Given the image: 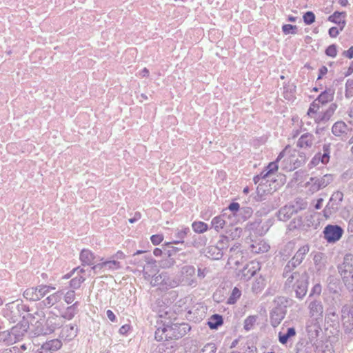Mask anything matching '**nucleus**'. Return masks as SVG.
Masks as SVG:
<instances>
[{
    "mask_svg": "<svg viewBox=\"0 0 353 353\" xmlns=\"http://www.w3.org/2000/svg\"><path fill=\"white\" fill-rule=\"evenodd\" d=\"M145 252V251L138 250L133 254L132 262L141 268L145 279L150 280L157 272L158 267L156 265V261L151 256L145 254L141 259L136 256Z\"/></svg>",
    "mask_w": 353,
    "mask_h": 353,
    "instance_id": "1",
    "label": "nucleus"
},
{
    "mask_svg": "<svg viewBox=\"0 0 353 353\" xmlns=\"http://www.w3.org/2000/svg\"><path fill=\"white\" fill-rule=\"evenodd\" d=\"M337 269L346 288L349 291H353V254H346Z\"/></svg>",
    "mask_w": 353,
    "mask_h": 353,
    "instance_id": "2",
    "label": "nucleus"
},
{
    "mask_svg": "<svg viewBox=\"0 0 353 353\" xmlns=\"http://www.w3.org/2000/svg\"><path fill=\"white\" fill-rule=\"evenodd\" d=\"M341 320L345 334L349 338H353V301L350 305H345L341 309Z\"/></svg>",
    "mask_w": 353,
    "mask_h": 353,
    "instance_id": "3",
    "label": "nucleus"
},
{
    "mask_svg": "<svg viewBox=\"0 0 353 353\" xmlns=\"http://www.w3.org/2000/svg\"><path fill=\"white\" fill-rule=\"evenodd\" d=\"M32 322V330L35 335H46L50 334L48 327H47L46 322L45 320V313L42 310L37 311L33 316V321Z\"/></svg>",
    "mask_w": 353,
    "mask_h": 353,
    "instance_id": "4",
    "label": "nucleus"
},
{
    "mask_svg": "<svg viewBox=\"0 0 353 353\" xmlns=\"http://www.w3.org/2000/svg\"><path fill=\"white\" fill-rule=\"evenodd\" d=\"M168 330L166 337L168 340L179 339L185 336L191 329L188 323H172L169 325L167 323Z\"/></svg>",
    "mask_w": 353,
    "mask_h": 353,
    "instance_id": "5",
    "label": "nucleus"
},
{
    "mask_svg": "<svg viewBox=\"0 0 353 353\" xmlns=\"http://www.w3.org/2000/svg\"><path fill=\"white\" fill-rule=\"evenodd\" d=\"M286 148H288V152L284 156L285 158L283 161V168L287 171H292L300 167L304 163L305 157V156L299 155L300 159H299L296 157V152L295 150L290 153L289 147L287 146Z\"/></svg>",
    "mask_w": 353,
    "mask_h": 353,
    "instance_id": "6",
    "label": "nucleus"
},
{
    "mask_svg": "<svg viewBox=\"0 0 353 353\" xmlns=\"http://www.w3.org/2000/svg\"><path fill=\"white\" fill-rule=\"evenodd\" d=\"M21 310H23V305L13 301L5 305L2 310V314L8 321L15 323L21 317Z\"/></svg>",
    "mask_w": 353,
    "mask_h": 353,
    "instance_id": "7",
    "label": "nucleus"
},
{
    "mask_svg": "<svg viewBox=\"0 0 353 353\" xmlns=\"http://www.w3.org/2000/svg\"><path fill=\"white\" fill-rule=\"evenodd\" d=\"M323 237L329 243H334L339 241L343 233V229L338 225H327L323 231Z\"/></svg>",
    "mask_w": 353,
    "mask_h": 353,
    "instance_id": "8",
    "label": "nucleus"
},
{
    "mask_svg": "<svg viewBox=\"0 0 353 353\" xmlns=\"http://www.w3.org/2000/svg\"><path fill=\"white\" fill-rule=\"evenodd\" d=\"M294 279L296 284L292 289H294L296 293V297L302 299L307 292L308 275L305 271L301 272V274L296 276Z\"/></svg>",
    "mask_w": 353,
    "mask_h": 353,
    "instance_id": "9",
    "label": "nucleus"
},
{
    "mask_svg": "<svg viewBox=\"0 0 353 353\" xmlns=\"http://www.w3.org/2000/svg\"><path fill=\"white\" fill-rule=\"evenodd\" d=\"M260 263L257 261H251L246 264L243 268L239 271L237 276L240 280L248 281L260 270Z\"/></svg>",
    "mask_w": 353,
    "mask_h": 353,
    "instance_id": "10",
    "label": "nucleus"
},
{
    "mask_svg": "<svg viewBox=\"0 0 353 353\" xmlns=\"http://www.w3.org/2000/svg\"><path fill=\"white\" fill-rule=\"evenodd\" d=\"M309 315L310 317L318 321L322 319L323 316L324 307L322 301L318 299H314L308 303Z\"/></svg>",
    "mask_w": 353,
    "mask_h": 353,
    "instance_id": "11",
    "label": "nucleus"
},
{
    "mask_svg": "<svg viewBox=\"0 0 353 353\" xmlns=\"http://www.w3.org/2000/svg\"><path fill=\"white\" fill-rule=\"evenodd\" d=\"M352 129L344 121H339L334 123L332 128V134L339 137L341 140L347 139L350 134Z\"/></svg>",
    "mask_w": 353,
    "mask_h": 353,
    "instance_id": "12",
    "label": "nucleus"
},
{
    "mask_svg": "<svg viewBox=\"0 0 353 353\" xmlns=\"http://www.w3.org/2000/svg\"><path fill=\"white\" fill-rule=\"evenodd\" d=\"M62 346V343L59 339H52L43 343L34 353H54L59 350Z\"/></svg>",
    "mask_w": 353,
    "mask_h": 353,
    "instance_id": "13",
    "label": "nucleus"
},
{
    "mask_svg": "<svg viewBox=\"0 0 353 353\" xmlns=\"http://www.w3.org/2000/svg\"><path fill=\"white\" fill-rule=\"evenodd\" d=\"M181 274L183 276L181 280V283L183 282V285H192L195 283L194 278L195 274V268L192 265H185L181 269Z\"/></svg>",
    "mask_w": 353,
    "mask_h": 353,
    "instance_id": "14",
    "label": "nucleus"
},
{
    "mask_svg": "<svg viewBox=\"0 0 353 353\" xmlns=\"http://www.w3.org/2000/svg\"><path fill=\"white\" fill-rule=\"evenodd\" d=\"M298 264H296L294 261L291 259L288 262L284 268L283 272V276L287 279V283L290 284L292 281L294 279L296 278V275H299L301 274V272L295 271L293 272V270L298 266Z\"/></svg>",
    "mask_w": 353,
    "mask_h": 353,
    "instance_id": "15",
    "label": "nucleus"
},
{
    "mask_svg": "<svg viewBox=\"0 0 353 353\" xmlns=\"http://www.w3.org/2000/svg\"><path fill=\"white\" fill-rule=\"evenodd\" d=\"M63 293L61 291L54 292L40 302V306L50 308L61 300Z\"/></svg>",
    "mask_w": 353,
    "mask_h": 353,
    "instance_id": "16",
    "label": "nucleus"
},
{
    "mask_svg": "<svg viewBox=\"0 0 353 353\" xmlns=\"http://www.w3.org/2000/svg\"><path fill=\"white\" fill-rule=\"evenodd\" d=\"M161 288L168 290L177 287L181 283V279L177 277L170 276L168 272H163Z\"/></svg>",
    "mask_w": 353,
    "mask_h": 353,
    "instance_id": "17",
    "label": "nucleus"
},
{
    "mask_svg": "<svg viewBox=\"0 0 353 353\" xmlns=\"http://www.w3.org/2000/svg\"><path fill=\"white\" fill-rule=\"evenodd\" d=\"M337 105L335 103H332L330 105L329 108L324 112L318 114L316 117V121L318 123H325L328 121L334 114V112L337 108Z\"/></svg>",
    "mask_w": 353,
    "mask_h": 353,
    "instance_id": "18",
    "label": "nucleus"
},
{
    "mask_svg": "<svg viewBox=\"0 0 353 353\" xmlns=\"http://www.w3.org/2000/svg\"><path fill=\"white\" fill-rule=\"evenodd\" d=\"M269 244L263 239H258L250 245V251L255 254L264 253L269 250Z\"/></svg>",
    "mask_w": 353,
    "mask_h": 353,
    "instance_id": "19",
    "label": "nucleus"
},
{
    "mask_svg": "<svg viewBox=\"0 0 353 353\" xmlns=\"http://www.w3.org/2000/svg\"><path fill=\"white\" fill-rule=\"evenodd\" d=\"M28 327V323L24 322L18 323L12 327L10 333L14 339V342H15L16 340H19L27 332Z\"/></svg>",
    "mask_w": 353,
    "mask_h": 353,
    "instance_id": "20",
    "label": "nucleus"
},
{
    "mask_svg": "<svg viewBox=\"0 0 353 353\" xmlns=\"http://www.w3.org/2000/svg\"><path fill=\"white\" fill-rule=\"evenodd\" d=\"M325 321L327 323H331L332 326L339 325V317L336 313V308L334 306H330L327 309Z\"/></svg>",
    "mask_w": 353,
    "mask_h": 353,
    "instance_id": "21",
    "label": "nucleus"
},
{
    "mask_svg": "<svg viewBox=\"0 0 353 353\" xmlns=\"http://www.w3.org/2000/svg\"><path fill=\"white\" fill-rule=\"evenodd\" d=\"M314 142V137L312 134L306 132L301 136L297 142V146L301 148H310Z\"/></svg>",
    "mask_w": 353,
    "mask_h": 353,
    "instance_id": "22",
    "label": "nucleus"
},
{
    "mask_svg": "<svg viewBox=\"0 0 353 353\" xmlns=\"http://www.w3.org/2000/svg\"><path fill=\"white\" fill-rule=\"evenodd\" d=\"M313 345L305 339H301L295 345L296 353H312Z\"/></svg>",
    "mask_w": 353,
    "mask_h": 353,
    "instance_id": "23",
    "label": "nucleus"
},
{
    "mask_svg": "<svg viewBox=\"0 0 353 353\" xmlns=\"http://www.w3.org/2000/svg\"><path fill=\"white\" fill-rule=\"evenodd\" d=\"M172 250H168V255L166 258L161 260L159 263V265L161 268L166 269L172 267L175 263V260L173 257H172V254L178 252L179 250L178 248L175 247H169Z\"/></svg>",
    "mask_w": 353,
    "mask_h": 353,
    "instance_id": "24",
    "label": "nucleus"
},
{
    "mask_svg": "<svg viewBox=\"0 0 353 353\" xmlns=\"http://www.w3.org/2000/svg\"><path fill=\"white\" fill-rule=\"evenodd\" d=\"M285 313L281 307H276L270 315V321L273 327L278 326L284 319Z\"/></svg>",
    "mask_w": 353,
    "mask_h": 353,
    "instance_id": "25",
    "label": "nucleus"
},
{
    "mask_svg": "<svg viewBox=\"0 0 353 353\" xmlns=\"http://www.w3.org/2000/svg\"><path fill=\"white\" fill-rule=\"evenodd\" d=\"M334 92V89L331 88H327L319 94L316 100L319 104L325 105L333 100Z\"/></svg>",
    "mask_w": 353,
    "mask_h": 353,
    "instance_id": "26",
    "label": "nucleus"
},
{
    "mask_svg": "<svg viewBox=\"0 0 353 353\" xmlns=\"http://www.w3.org/2000/svg\"><path fill=\"white\" fill-rule=\"evenodd\" d=\"M46 322L50 334L53 332L57 328L60 327L63 324V321L61 316L57 315H52L49 316L46 320Z\"/></svg>",
    "mask_w": 353,
    "mask_h": 353,
    "instance_id": "27",
    "label": "nucleus"
},
{
    "mask_svg": "<svg viewBox=\"0 0 353 353\" xmlns=\"http://www.w3.org/2000/svg\"><path fill=\"white\" fill-rule=\"evenodd\" d=\"M252 212L253 210L250 207H241L234 217L238 222H243L252 216Z\"/></svg>",
    "mask_w": 353,
    "mask_h": 353,
    "instance_id": "28",
    "label": "nucleus"
},
{
    "mask_svg": "<svg viewBox=\"0 0 353 353\" xmlns=\"http://www.w3.org/2000/svg\"><path fill=\"white\" fill-rule=\"evenodd\" d=\"M223 252L215 245H210L205 250V256L212 260H219L222 258Z\"/></svg>",
    "mask_w": 353,
    "mask_h": 353,
    "instance_id": "29",
    "label": "nucleus"
},
{
    "mask_svg": "<svg viewBox=\"0 0 353 353\" xmlns=\"http://www.w3.org/2000/svg\"><path fill=\"white\" fill-rule=\"evenodd\" d=\"M310 247L308 245H304L301 246L296 252L293 258L292 259L296 264L299 265L302 263L305 255L308 253Z\"/></svg>",
    "mask_w": 353,
    "mask_h": 353,
    "instance_id": "30",
    "label": "nucleus"
},
{
    "mask_svg": "<svg viewBox=\"0 0 353 353\" xmlns=\"http://www.w3.org/2000/svg\"><path fill=\"white\" fill-rule=\"evenodd\" d=\"M346 13L345 12H338L336 11L333 13V14L330 15L328 17V20L331 22L337 23L339 25H342L341 27V30H343L345 21V17Z\"/></svg>",
    "mask_w": 353,
    "mask_h": 353,
    "instance_id": "31",
    "label": "nucleus"
},
{
    "mask_svg": "<svg viewBox=\"0 0 353 353\" xmlns=\"http://www.w3.org/2000/svg\"><path fill=\"white\" fill-rule=\"evenodd\" d=\"M190 232V230L189 228H182L181 230H177L175 232V236L178 239L176 241H174L173 242H169L166 244L168 247H172V245L173 243H183V239L188 235V233Z\"/></svg>",
    "mask_w": 353,
    "mask_h": 353,
    "instance_id": "32",
    "label": "nucleus"
},
{
    "mask_svg": "<svg viewBox=\"0 0 353 353\" xmlns=\"http://www.w3.org/2000/svg\"><path fill=\"white\" fill-rule=\"evenodd\" d=\"M226 213H223L219 216H216L214 217L211 221L212 227L217 232H219L221 229H223V227L226 225L227 222L225 220V216Z\"/></svg>",
    "mask_w": 353,
    "mask_h": 353,
    "instance_id": "33",
    "label": "nucleus"
},
{
    "mask_svg": "<svg viewBox=\"0 0 353 353\" xmlns=\"http://www.w3.org/2000/svg\"><path fill=\"white\" fill-rule=\"evenodd\" d=\"M288 152V148H285L282 152H280L278 157L276 158V161L274 162H271L269 163V165L265 168L268 171V172L271 175L273 173H274L278 170V164L277 163L284 157V156Z\"/></svg>",
    "mask_w": 353,
    "mask_h": 353,
    "instance_id": "34",
    "label": "nucleus"
},
{
    "mask_svg": "<svg viewBox=\"0 0 353 353\" xmlns=\"http://www.w3.org/2000/svg\"><path fill=\"white\" fill-rule=\"evenodd\" d=\"M340 208L341 204L330 199L323 210L324 214L325 216H330V215L335 214L340 209Z\"/></svg>",
    "mask_w": 353,
    "mask_h": 353,
    "instance_id": "35",
    "label": "nucleus"
},
{
    "mask_svg": "<svg viewBox=\"0 0 353 353\" xmlns=\"http://www.w3.org/2000/svg\"><path fill=\"white\" fill-rule=\"evenodd\" d=\"M296 330L294 327H289L287 330L286 333H282L280 332L279 333V341L283 344L285 345L288 343V340L296 335Z\"/></svg>",
    "mask_w": 353,
    "mask_h": 353,
    "instance_id": "36",
    "label": "nucleus"
},
{
    "mask_svg": "<svg viewBox=\"0 0 353 353\" xmlns=\"http://www.w3.org/2000/svg\"><path fill=\"white\" fill-rule=\"evenodd\" d=\"M243 229L241 227L230 225L226 229V234L228 239L232 240L239 238L241 236Z\"/></svg>",
    "mask_w": 353,
    "mask_h": 353,
    "instance_id": "37",
    "label": "nucleus"
},
{
    "mask_svg": "<svg viewBox=\"0 0 353 353\" xmlns=\"http://www.w3.org/2000/svg\"><path fill=\"white\" fill-rule=\"evenodd\" d=\"M79 305L78 302H75L73 305L68 306L64 313L61 315V318L67 320L72 319L77 314V308Z\"/></svg>",
    "mask_w": 353,
    "mask_h": 353,
    "instance_id": "38",
    "label": "nucleus"
},
{
    "mask_svg": "<svg viewBox=\"0 0 353 353\" xmlns=\"http://www.w3.org/2000/svg\"><path fill=\"white\" fill-rule=\"evenodd\" d=\"M168 327L167 323L165 322L162 327H159L154 333V338L157 341H168V337H166Z\"/></svg>",
    "mask_w": 353,
    "mask_h": 353,
    "instance_id": "39",
    "label": "nucleus"
},
{
    "mask_svg": "<svg viewBox=\"0 0 353 353\" xmlns=\"http://www.w3.org/2000/svg\"><path fill=\"white\" fill-rule=\"evenodd\" d=\"M77 335V330L72 325H66L61 331V336L68 341L72 340Z\"/></svg>",
    "mask_w": 353,
    "mask_h": 353,
    "instance_id": "40",
    "label": "nucleus"
},
{
    "mask_svg": "<svg viewBox=\"0 0 353 353\" xmlns=\"http://www.w3.org/2000/svg\"><path fill=\"white\" fill-rule=\"evenodd\" d=\"M23 297L26 299L27 300L31 301H39V296L37 293V287L35 288H30L26 289L23 292Z\"/></svg>",
    "mask_w": 353,
    "mask_h": 353,
    "instance_id": "41",
    "label": "nucleus"
},
{
    "mask_svg": "<svg viewBox=\"0 0 353 353\" xmlns=\"http://www.w3.org/2000/svg\"><path fill=\"white\" fill-rule=\"evenodd\" d=\"M93 254L88 250H83L80 254V259L83 265H91L94 259Z\"/></svg>",
    "mask_w": 353,
    "mask_h": 353,
    "instance_id": "42",
    "label": "nucleus"
},
{
    "mask_svg": "<svg viewBox=\"0 0 353 353\" xmlns=\"http://www.w3.org/2000/svg\"><path fill=\"white\" fill-rule=\"evenodd\" d=\"M223 318L221 315L214 314L210 317L208 325L211 329H217L219 326L223 324Z\"/></svg>",
    "mask_w": 353,
    "mask_h": 353,
    "instance_id": "43",
    "label": "nucleus"
},
{
    "mask_svg": "<svg viewBox=\"0 0 353 353\" xmlns=\"http://www.w3.org/2000/svg\"><path fill=\"white\" fill-rule=\"evenodd\" d=\"M305 186L312 194L316 192L321 189L317 177H311L306 183Z\"/></svg>",
    "mask_w": 353,
    "mask_h": 353,
    "instance_id": "44",
    "label": "nucleus"
},
{
    "mask_svg": "<svg viewBox=\"0 0 353 353\" xmlns=\"http://www.w3.org/2000/svg\"><path fill=\"white\" fill-rule=\"evenodd\" d=\"M293 213V210L291 207L285 206L281 208L279 212V218L281 220L285 221L290 218Z\"/></svg>",
    "mask_w": 353,
    "mask_h": 353,
    "instance_id": "45",
    "label": "nucleus"
},
{
    "mask_svg": "<svg viewBox=\"0 0 353 353\" xmlns=\"http://www.w3.org/2000/svg\"><path fill=\"white\" fill-rule=\"evenodd\" d=\"M321 189L325 188L333 181V176L332 174H325L321 177H317Z\"/></svg>",
    "mask_w": 353,
    "mask_h": 353,
    "instance_id": "46",
    "label": "nucleus"
},
{
    "mask_svg": "<svg viewBox=\"0 0 353 353\" xmlns=\"http://www.w3.org/2000/svg\"><path fill=\"white\" fill-rule=\"evenodd\" d=\"M323 153L319 152L321 157V162L323 164H326L329 162L330 160V145H324L323 148Z\"/></svg>",
    "mask_w": 353,
    "mask_h": 353,
    "instance_id": "47",
    "label": "nucleus"
},
{
    "mask_svg": "<svg viewBox=\"0 0 353 353\" xmlns=\"http://www.w3.org/2000/svg\"><path fill=\"white\" fill-rule=\"evenodd\" d=\"M0 343H4L5 344H12L14 343V339L10 332L8 330L0 332Z\"/></svg>",
    "mask_w": 353,
    "mask_h": 353,
    "instance_id": "48",
    "label": "nucleus"
},
{
    "mask_svg": "<svg viewBox=\"0 0 353 353\" xmlns=\"http://www.w3.org/2000/svg\"><path fill=\"white\" fill-rule=\"evenodd\" d=\"M192 226L193 230L197 233H203L208 228V225L202 221H195L192 223Z\"/></svg>",
    "mask_w": 353,
    "mask_h": 353,
    "instance_id": "49",
    "label": "nucleus"
},
{
    "mask_svg": "<svg viewBox=\"0 0 353 353\" xmlns=\"http://www.w3.org/2000/svg\"><path fill=\"white\" fill-rule=\"evenodd\" d=\"M221 251L223 252V250L227 249L229 245V239L226 236H221L220 239L217 241L215 245Z\"/></svg>",
    "mask_w": 353,
    "mask_h": 353,
    "instance_id": "50",
    "label": "nucleus"
},
{
    "mask_svg": "<svg viewBox=\"0 0 353 353\" xmlns=\"http://www.w3.org/2000/svg\"><path fill=\"white\" fill-rule=\"evenodd\" d=\"M104 268L108 270H114L121 268V264L116 260L104 261Z\"/></svg>",
    "mask_w": 353,
    "mask_h": 353,
    "instance_id": "51",
    "label": "nucleus"
},
{
    "mask_svg": "<svg viewBox=\"0 0 353 353\" xmlns=\"http://www.w3.org/2000/svg\"><path fill=\"white\" fill-rule=\"evenodd\" d=\"M39 300L44 297L48 293L50 292V285H39L37 286Z\"/></svg>",
    "mask_w": 353,
    "mask_h": 353,
    "instance_id": "52",
    "label": "nucleus"
},
{
    "mask_svg": "<svg viewBox=\"0 0 353 353\" xmlns=\"http://www.w3.org/2000/svg\"><path fill=\"white\" fill-rule=\"evenodd\" d=\"M265 285V281L262 278L257 279L256 281L253 283L252 285V290L253 292L257 293L259 292H261L263 288Z\"/></svg>",
    "mask_w": 353,
    "mask_h": 353,
    "instance_id": "53",
    "label": "nucleus"
},
{
    "mask_svg": "<svg viewBox=\"0 0 353 353\" xmlns=\"http://www.w3.org/2000/svg\"><path fill=\"white\" fill-rule=\"evenodd\" d=\"M256 317L254 316H248L244 321V328L247 331L250 330L256 323Z\"/></svg>",
    "mask_w": 353,
    "mask_h": 353,
    "instance_id": "54",
    "label": "nucleus"
},
{
    "mask_svg": "<svg viewBox=\"0 0 353 353\" xmlns=\"http://www.w3.org/2000/svg\"><path fill=\"white\" fill-rule=\"evenodd\" d=\"M303 21L307 25H310L315 21V15L311 11L306 12L303 17Z\"/></svg>",
    "mask_w": 353,
    "mask_h": 353,
    "instance_id": "55",
    "label": "nucleus"
},
{
    "mask_svg": "<svg viewBox=\"0 0 353 353\" xmlns=\"http://www.w3.org/2000/svg\"><path fill=\"white\" fill-rule=\"evenodd\" d=\"M84 281L85 279L82 276H77L70 281V287L73 289H78Z\"/></svg>",
    "mask_w": 353,
    "mask_h": 353,
    "instance_id": "56",
    "label": "nucleus"
},
{
    "mask_svg": "<svg viewBox=\"0 0 353 353\" xmlns=\"http://www.w3.org/2000/svg\"><path fill=\"white\" fill-rule=\"evenodd\" d=\"M282 30L285 34H296L297 30L296 26H293L291 24H285L282 27Z\"/></svg>",
    "mask_w": 353,
    "mask_h": 353,
    "instance_id": "57",
    "label": "nucleus"
},
{
    "mask_svg": "<svg viewBox=\"0 0 353 353\" xmlns=\"http://www.w3.org/2000/svg\"><path fill=\"white\" fill-rule=\"evenodd\" d=\"M162 277H163V272L158 275L156 274L151 278L150 283L153 286L159 285L161 287L162 285Z\"/></svg>",
    "mask_w": 353,
    "mask_h": 353,
    "instance_id": "58",
    "label": "nucleus"
},
{
    "mask_svg": "<svg viewBox=\"0 0 353 353\" xmlns=\"http://www.w3.org/2000/svg\"><path fill=\"white\" fill-rule=\"evenodd\" d=\"M241 294V291L237 288H234L232 290V294L230 295L228 299V303H234L236 301V300L240 297Z\"/></svg>",
    "mask_w": 353,
    "mask_h": 353,
    "instance_id": "59",
    "label": "nucleus"
},
{
    "mask_svg": "<svg viewBox=\"0 0 353 353\" xmlns=\"http://www.w3.org/2000/svg\"><path fill=\"white\" fill-rule=\"evenodd\" d=\"M241 208L240 207V205L239 203L236 202H232L231 203L228 209L230 211L231 214L229 215V217L234 216L238 212L239 210H240Z\"/></svg>",
    "mask_w": 353,
    "mask_h": 353,
    "instance_id": "60",
    "label": "nucleus"
},
{
    "mask_svg": "<svg viewBox=\"0 0 353 353\" xmlns=\"http://www.w3.org/2000/svg\"><path fill=\"white\" fill-rule=\"evenodd\" d=\"M216 345L214 343H210L206 344L199 353H215L216 352Z\"/></svg>",
    "mask_w": 353,
    "mask_h": 353,
    "instance_id": "61",
    "label": "nucleus"
},
{
    "mask_svg": "<svg viewBox=\"0 0 353 353\" xmlns=\"http://www.w3.org/2000/svg\"><path fill=\"white\" fill-rule=\"evenodd\" d=\"M210 272L209 268H202L201 266L198 267L197 277L200 279H204L206 275Z\"/></svg>",
    "mask_w": 353,
    "mask_h": 353,
    "instance_id": "62",
    "label": "nucleus"
},
{
    "mask_svg": "<svg viewBox=\"0 0 353 353\" xmlns=\"http://www.w3.org/2000/svg\"><path fill=\"white\" fill-rule=\"evenodd\" d=\"M353 81H347L345 87V97L347 99H350L353 97Z\"/></svg>",
    "mask_w": 353,
    "mask_h": 353,
    "instance_id": "63",
    "label": "nucleus"
},
{
    "mask_svg": "<svg viewBox=\"0 0 353 353\" xmlns=\"http://www.w3.org/2000/svg\"><path fill=\"white\" fill-rule=\"evenodd\" d=\"M75 299V292L74 290L67 292L64 295V301L68 303H72Z\"/></svg>",
    "mask_w": 353,
    "mask_h": 353,
    "instance_id": "64",
    "label": "nucleus"
}]
</instances>
